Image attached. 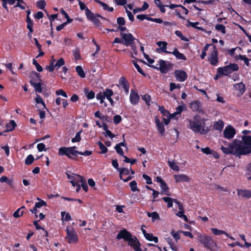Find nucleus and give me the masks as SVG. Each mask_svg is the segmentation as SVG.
Masks as SVG:
<instances>
[{"instance_id": "nucleus-1", "label": "nucleus", "mask_w": 251, "mask_h": 251, "mask_svg": "<svg viewBox=\"0 0 251 251\" xmlns=\"http://www.w3.org/2000/svg\"><path fill=\"white\" fill-rule=\"evenodd\" d=\"M225 154H232L236 156L246 155L251 153V136L244 135L242 141L234 140L229 147H221Z\"/></svg>"}, {"instance_id": "nucleus-2", "label": "nucleus", "mask_w": 251, "mask_h": 251, "mask_svg": "<svg viewBox=\"0 0 251 251\" xmlns=\"http://www.w3.org/2000/svg\"><path fill=\"white\" fill-rule=\"evenodd\" d=\"M205 121L204 119L196 115L192 120L188 121V127L195 133H200L201 134H206L208 132V129L207 128H205Z\"/></svg>"}, {"instance_id": "nucleus-3", "label": "nucleus", "mask_w": 251, "mask_h": 251, "mask_svg": "<svg viewBox=\"0 0 251 251\" xmlns=\"http://www.w3.org/2000/svg\"><path fill=\"white\" fill-rule=\"evenodd\" d=\"M116 238L118 240L124 239L128 242V245L132 247L135 251H142L141 249L139 247V243L137 239L135 237L133 236L126 229H124L121 230L117 235Z\"/></svg>"}, {"instance_id": "nucleus-4", "label": "nucleus", "mask_w": 251, "mask_h": 251, "mask_svg": "<svg viewBox=\"0 0 251 251\" xmlns=\"http://www.w3.org/2000/svg\"><path fill=\"white\" fill-rule=\"evenodd\" d=\"M76 147H61L58 150V155L60 156L66 155L69 158H72L73 156H76L79 151L76 150Z\"/></svg>"}, {"instance_id": "nucleus-5", "label": "nucleus", "mask_w": 251, "mask_h": 251, "mask_svg": "<svg viewBox=\"0 0 251 251\" xmlns=\"http://www.w3.org/2000/svg\"><path fill=\"white\" fill-rule=\"evenodd\" d=\"M197 239L205 248L207 249H211L214 244L211 237L201 233H197Z\"/></svg>"}, {"instance_id": "nucleus-6", "label": "nucleus", "mask_w": 251, "mask_h": 251, "mask_svg": "<svg viewBox=\"0 0 251 251\" xmlns=\"http://www.w3.org/2000/svg\"><path fill=\"white\" fill-rule=\"evenodd\" d=\"M238 68L237 64H230L225 67L218 68L217 73L219 75H227L234 71H237Z\"/></svg>"}, {"instance_id": "nucleus-7", "label": "nucleus", "mask_w": 251, "mask_h": 251, "mask_svg": "<svg viewBox=\"0 0 251 251\" xmlns=\"http://www.w3.org/2000/svg\"><path fill=\"white\" fill-rule=\"evenodd\" d=\"M209 53L208 55V60L213 66H217L218 62V50L215 46H212L209 50Z\"/></svg>"}, {"instance_id": "nucleus-8", "label": "nucleus", "mask_w": 251, "mask_h": 251, "mask_svg": "<svg viewBox=\"0 0 251 251\" xmlns=\"http://www.w3.org/2000/svg\"><path fill=\"white\" fill-rule=\"evenodd\" d=\"M66 238L69 243H76L78 241L76 233L73 227L68 226L66 228Z\"/></svg>"}, {"instance_id": "nucleus-9", "label": "nucleus", "mask_w": 251, "mask_h": 251, "mask_svg": "<svg viewBox=\"0 0 251 251\" xmlns=\"http://www.w3.org/2000/svg\"><path fill=\"white\" fill-rule=\"evenodd\" d=\"M120 35L123 40V44L128 46L133 43L135 39L133 35L130 33L121 32Z\"/></svg>"}, {"instance_id": "nucleus-10", "label": "nucleus", "mask_w": 251, "mask_h": 251, "mask_svg": "<svg viewBox=\"0 0 251 251\" xmlns=\"http://www.w3.org/2000/svg\"><path fill=\"white\" fill-rule=\"evenodd\" d=\"M159 67H155L152 66L153 68L159 69L160 71L163 74H166L172 67V65L163 60H159L158 61Z\"/></svg>"}, {"instance_id": "nucleus-11", "label": "nucleus", "mask_w": 251, "mask_h": 251, "mask_svg": "<svg viewBox=\"0 0 251 251\" xmlns=\"http://www.w3.org/2000/svg\"><path fill=\"white\" fill-rule=\"evenodd\" d=\"M174 75L176 79L179 82L184 81L187 78L186 73L182 70H177L174 72Z\"/></svg>"}, {"instance_id": "nucleus-12", "label": "nucleus", "mask_w": 251, "mask_h": 251, "mask_svg": "<svg viewBox=\"0 0 251 251\" xmlns=\"http://www.w3.org/2000/svg\"><path fill=\"white\" fill-rule=\"evenodd\" d=\"M129 100L130 103L134 105L137 104L139 101L140 97L138 93L133 89L131 90Z\"/></svg>"}, {"instance_id": "nucleus-13", "label": "nucleus", "mask_w": 251, "mask_h": 251, "mask_svg": "<svg viewBox=\"0 0 251 251\" xmlns=\"http://www.w3.org/2000/svg\"><path fill=\"white\" fill-rule=\"evenodd\" d=\"M235 134V129L231 126L226 127L224 131V137L227 139L232 138Z\"/></svg>"}, {"instance_id": "nucleus-14", "label": "nucleus", "mask_w": 251, "mask_h": 251, "mask_svg": "<svg viewBox=\"0 0 251 251\" xmlns=\"http://www.w3.org/2000/svg\"><path fill=\"white\" fill-rule=\"evenodd\" d=\"M43 206H47V203L43 200H40V201L36 202L35 206L33 209H30V211L35 214L36 218H38L37 213L38 212V209Z\"/></svg>"}, {"instance_id": "nucleus-15", "label": "nucleus", "mask_w": 251, "mask_h": 251, "mask_svg": "<svg viewBox=\"0 0 251 251\" xmlns=\"http://www.w3.org/2000/svg\"><path fill=\"white\" fill-rule=\"evenodd\" d=\"M176 182H189L190 180L188 176L185 174L176 175L174 176Z\"/></svg>"}, {"instance_id": "nucleus-16", "label": "nucleus", "mask_w": 251, "mask_h": 251, "mask_svg": "<svg viewBox=\"0 0 251 251\" xmlns=\"http://www.w3.org/2000/svg\"><path fill=\"white\" fill-rule=\"evenodd\" d=\"M190 108L192 111L200 112L201 110V102L198 100H195L189 104Z\"/></svg>"}, {"instance_id": "nucleus-17", "label": "nucleus", "mask_w": 251, "mask_h": 251, "mask_svg": "<svg viewBox=\"0 0 251 251\" xmlns=\"http://www.w3.org/2000/svg\"><path fill=\"white\" fill-rule=\"evenodd\" d=\"M237 194L239 197L250 199L251 197V191L248 190H237Z\"/></svg>"}, {"instance_id": "nucleus-18", "label": "nucleus", "mask_w": 251, "mask_h": 251, "mask_svg": "<svg viewBox=\"0 0 251 251\" xmlns=\"http://www.w3.org/2000/svg\"><path fill=\"white\" fill-rule=\"evenodd\" d=\"M119 85L122 87L126 93L127 94L129 92V85L125 78L121 77L119 79Z\"/></svg>"}, {"instance_id": "nucleus-19", "label": "nucleus", "mask_w": 251, "mask_h": 251, "mask_svg": "<svg viewBox=\"0 0 251 251\" xmlns=\"http://www.w3.org/2000/svg\"><path fill=\"white\" fill-rule=\"evenodd\" d=\"M155 123L160 134L162 135H164L165 131V129L163 124L161 123L159 120L157 118L155 119Z\"/></svg>"}, {"instance_id": "nucleus-20", "label": "nucleus", "mask_w": 251, "mask_h": 251, "mask_svg": "<svg viewBox=\"0 0 251 251\" xmlns=\"http://www.w3.org/2000/svg\"><path fill=\"white\" fill-rule=\"evenodd\" d=\"M169 54H172L178 60H185L186 59V56L180 52L176 48H175L172 52H171Z\"/></svg>"}, {"instance_id": "nucleus-21", "label": "nucleus", "mask_w": 251, "mask_h": 251, "mask_svg": "<svg viewBox=\"0 0 251 251\" xmlns=\"http://www.w3.org/2000/svg\"><path fill=\"white\" fill-rule=\"evenodd\" d=\"M156 44L159 47L160 50L162 52L166 53H170L171 51L167 50V43L164 41H159L157 42Z\"/></svg>"}, {"instance_id": "nucleus-22", "label": "nucleus", "mask_w": 251, "mask_h": 251, "mask_svg": "<svg viewBox=\"0 0 251 251\" xmlns=\"http://www.w3.org/2000/svg\"><path fill=\"white\" fill-rule=\"evenodd\" d=\"M235 89L239 91L240 95H242L246 90L245 85L242 82L236 83L234 85Z\"/></svg>"}, {"instance_id": "nucleus-23", "label": "nucleus", "mask_w": 251, "mask_h": 251, "mask_svg": "<svg viewBox=\"0 0 251 251\" xmlns=\"http://www.w3.org/2000/svg\"><path fill=\"white\" fill-rule=\"evenodd\" d=\"M84 93L85 97L88 100H92L95 98V94L94 92L92 90H90L87 88H85L84 89Z\"/></svg>"}, {"instance_id": "nucleus-24", "label": "nucleus", "mask_w": 251, "mask_h": 251, "mask_svg": "<svg viewBox=\"0 0 251 251\" xmlns=\"http://www.w3.org/2000/svg\"><path fill=\"white\" fill-rule=\"evenodd\" d=\"M74 182L73 186H75V185H80V184L84 181V179L82 176L79 175L75 174L74 176Z\"/></svg>"}, {"instance_id": "nucleus-25", "label": "nucleus", "mask_w": 251, "mask_h": 251, "mask_svg": "<svg viewBox=\"0 0 251 251\" xmlns=\"http://www.w3.org/2000/svg\"><path fill=\"white\" fill-rule=\"evenodd\" d=\"M224 126V122L221 120H219L214 124L213 127L216 130L222 131Z\"/></svg>"}, {"instance_id": "nucleus-26", "label": "nucleus", "mask_w": 251, "mask_h": 251, "mask_svg": "<svg viewBox=\"0 0 251 251\" xmlns=\"http://www.w3.org/2000/svg\"><path fill=\"white\" fill-rule=\"evenodd\" d=\"M61 220L62 221H69L71 220V216L69 213H67L65 211H62L61 213Z\"/></svg>"}, {"instance_id": "nucleus-27", "label": "nucleus", "mask_w": 251, "mask_h": 251, "mask_svg": "<svg viewBox=\"0 0 251 251\" xmlns=\"http://www.w3.org/2000/svg\"><path fill=\"white\" fill-rule=\"evenodd\" d=\"M211 231L215 235H219L221 234H225L226 236H229V234L226 232L225 231L222 230H219L216 228H211Z\"/></svg>"}, {"instance_id": "nucleus-28", "label": "nucleus", "mask_w": 251, "mask_h": 251, "mask_svg": "<svg viewBox=\"0 0 251 251\" xmlns=\"http://www.w3.org/2000/svg\"><path fill=\"white\" fill-rule=\"evenodd\" d=\"M169 167L174 171L178 172L180 169L178 165L174 161H168Z\"/></svg>"}, {"instance_id": "nucleus-29", "label": "nucleus", "mask_w": 251, "mask_h": 251, "mask_svg": "<svg viewBox=\"0 0 251 251\" xmlns=\"http://www.w3.org/2000/svg\"><path fill=\"white\" fill-rule=\"evenodd\" d=\"M96 99L98 100H100V103H103L105 106V107L107 106V104L106 103H104V100L105 99V97L103 93L100 92L98 93L96 95Z\"/></svg>"}, {"instance_id": "nucleus-30", "label": "nucleus", "mask_w": 251, "mask_h": 251, "mask_svg": "<svg viewBox=\"0 0 251 251\" xmlns=\"http://www.w3.org/2000/svg\"><path fill=\"white\" fill-rule=\"evenodd\" d=\"M118 171L120 173V177L121 179H123L124 176H127L129 174V170L125 168H120Z\"/></svg>"}, {"instance_id": "nucleus-31", "label": "nucleus", "mask_w": 251, "mask_h": 251, "mask_svg": "<svg viewBox=\"0 0 251 251\" xmlns=\"http://www.w3.org/2000/svg\"><path fill=\"white\" fill-rule=\"evenodd\" d=\"M163 201L167 203L168 207L171 208L173 205V202L175 200H176V199H173L170 197H164L163 198Z\"/></svg>"}, {"instance_id": "nucleus-32", "label": "nucleus", "mask_w": 251, "mask_h": 251, "mask_svg": "<svg viewBox=\"0 0 251 251\" xmlns=\"http://www.w3.org/2000/svg\"><path fill=\"white\" fill-rule=\"evenodd\" d=\"M16 126V124L14 120H11L6 125V130L10 131L13 130Z\"/></svg>"}, {"instance_id": "nucleus-33", "label": "nucleus", "mask_w": 251, "mask_h": 251, "mask_svg": "<svg viewBox=\"0 0 251 251\" xmlns=\"http://www.w3.org/2000/svg\"><path fill=\"white\" fill-rule=\"evenodd\" d=\"M147 215L148 217L152 218V222L155 221L156 220H159L160 218L159 214L156 212H148Z\"/></svg>"}, {"instance_id": "nucleus-34", "label": "nucleus", "mask_w": 251, "mask_h": 251, "mask_svg": "<svg viewBox=\"0 0 251 251\" xmlns=\"http://www.w3.org/2000/svg\"><path fill=\"white\" fill-rule=\"evenodd\" d=\"M145 237L148 240L151 241H154L155 243L158 242V238L157 237L153 236L152 234L146 233Z\"/></svg>"}, {"instance_id": "nucleus-35", "label": "nucleus", "mask_w": 251, "mask_h": 251, "mask_svg": "<svg viewBox=\"0 0 251 251\" xmlns=\"http://www.w3.org/2000/svg\"><path fill=\"white\" fill-rule=\"evenodd\" d=\"M97 1L99 4H100V5L103 7V9L104 10H107L110 12H112L113 11V8L109 7L108 5H107L106 3L100 0H97Z\"/></svg>"}, {"instance_id": "nucleus-36", "label": "nucleus", "mask_w": 251, "mask_h": 251, "mask_svg": "<svg viewBox=\"0 0 251 251\" xmlns=\"http://www.w3.org/2000/svg\"><path fill=\"white\" fill-rule=\"evenodd\" d=\"M75 70H76V72H77V74L81 78H84L85 76V74L81 66H76Z\"/></svg>"}, {"instance_id": "nucleus-37", "label": "nucleus", "mask_w": 251, "mask_h": 251, "mask_svg": "<svg viewBox=\"0 0 251 251\" xmlns=\"http://www.w3.org/2000/svg\"><path fill=\"white\" fill-rule=\"evenodd\" d=\"M212 46L211 44H206L203 48V50L202 51L201 54V58L202 59H203L206 55V51L208 50V48Z\"/></svg>"}, {"instance_id": "nucleus-38", "label": "nucleus", "mask_w": 251, "mask_h": 251, "mask_svg": "<svg viewBox=\"0 0 251 251\" xmlns=\"http://www.w3.org/2000/svg\"><path fill=\"white\" fill-rule=\"evenodd\" d=\"M99 18H100L101 19H103L102 17L99 14L95 15V17L91 20L95 25H100V21L99 20Z\"/></svg>"}, {"instance_id": "nucleus-39", "label": "nucleus", "mask_w": 251, "mask_h": 251, "mask_svg": "<svg viewBox=\"0 0 251 251\" xmlns=\"http://www.w3.org/2000/svg\"><path fill=\"white\" fill-rule=\"evenodd\" d=\"M65 64V61L62 58H60L58 60L56 63L54 64V67L55 69H58L60 67L64 65Z\"/></svg>"}, {"instance_id": "nucleus-40", "label": "nucleus", "mask_w": 251, "mask_h": 251, "mask_svg": "<svg viewBox=\"0 0 251 251\" xmlns=\"http://www.w3.org/2000/svg\"><path fill=\"white\" fill-rule=\"evenodd\" d=\"M160 187L161 188V189L162 190V193L163 194H165L167 195H170V194H168V187H167V185L165 182H164L163 183H162L160 184Z\"/></svg>"}, {"instance_id": "nucleus-41", "label": "nucleus", "mask_w": 251, "mask_h": 251, "mask_svg": "<svg viewBox=\"0 0 251 251\" xmlns=\"http://www.w3.org/2000/svg\"><path fill=\"white\" fill-rule=\"evenodd\" d=\"M188 25H187V26H191L193 27H194L196 29L201 30H203V29L201 27L198 26L197 25H199V22H191L190 21H188Z\"/></svg>"}, {"instance_id": "nucleus-42", "label": "nucleus", "mask_w": 251, "mask_h": 251, "mask_svg": "<svg viewBox=\"0 0 251 251\" xmlns=\"http://www.w3.org/2000/svg\"><path fill=\"white\" fill-rule=\"evenodd\" d=\"M215 29L217 31L221 32L223 34H225L226 33L225 27L223 25H221V24L217 25L215 26Z\"/></svg>"}, {"instance_id": "nucleus-43", "label": "nucleus", "mask_w": 251, "mask_h": 251, "mask_svg": "<svg viewBox=\"0 0 251 251\" xmlns=\"http://www.w3.org/2000/svg\"><path fill=\"white\" fill-rule=\"evenodd\" d=\"M130 189L132 191L135 192L136 191H139L137 188V182L135 180H133L129 183Z\"/></svg>"}, {"instance_id": "nucleus-44", "label": "nucleus", "mask_w": 251, "mask_h": 251, "mask_svg": "<svg viewBox=\"0 0 251 251\" xmlns=\"http://www.w3.org/2000/svg\"><path fill=\"white\" fill-rule=\"evenodd\" d=\"M175 34L176 35L180 37L181 40L187 42L189 41L188 39L185 36H183L181 32L179 30H176L175 31Z\"/></svg>"}, {"instance_id": "nucleus-45", "label": "nucleus", "mask_w": 251, "mask_h": 251, "mask_svg": "<svg viewBox=\"0 0 251 251\" xmlns=\"http://www.w3.org/2000/svg\"><path fill=\"white\" fill-rule=\"evenodd\" d=\"M34 157L32 155H28L25 160V164L26 165H30L34 161Z\"/></svg>"}, {"instance_id": "nucleus-46", "label": "nucleus", "mask_w": 251, "mask_h": 251, "mask_svg": "<svg viewBox=\"0 0 251 251\" xmlns=\"http://www.w3.org/2000/svg\"><path fill=\"white\" fill-rule=\"evenodd\" d=\"M35 101L37 103L42 104V105L43 106L44 108H46L45 102L43 101L42 98L38 94L36 95V97L35 98Z\"/></svg>"}, {"instance_id": "nucleus-47", "label": "nucleus", "mask_w": 251, "mask_h": 251, "mask_svg": "<svg viewBox=\"0 0 251 251\" xmlns=\"http://www.w3.org/2000/svg\"><path fill=\"white\" fill-rule=\"evenodd\" d=\"M142 99L145 101L148 105H150V101L151 100V96L149 95H144L142 96Z\"/></svg>"}, {"instance_id": "nucleus-48", "label": "nucleus", "mask_w": 251, "mask_h": 251, "mask_svg": "<svg viewBox=\"0 0 251 251\" xmlns=\"http://www.w3.org/2000/svg\"><path fill=\"white\" fill-rule=\"evenodd\" d=\"M98 145L101 150V153H105L107 151V148L100 142H98Z\"/></svg>"}, {"instance_id": "nucleus-49", "label": "nucleus", "mask_w": 251, "mask_h": 251, "mask_svg": "<svg viewBox=\"0 0 251 251\" xmlns=\"http://www.w3.org/2000/svg\"><path fill=\"white\" fill-rule=\"evenodd\" d=\"M239 58L240 60H243L247 66H250V60L245 55H239Z\"/></svg>"}, {"instance_id": "nucleus-50", "label": "nucleus", "mask_w": 251, "mask_h": 251, "mask_svg": "<svg viewBox=\"0 0 251 251\" xmlns=\"http://www.w3.org/2000/svg\"><path fill=\"white\" fill-rule=\"evenodd\" d=\"M85 15L87 19L90 21L95 16V15H94L89 9H86V11L85 12Z\"/></svg>"}, {"instance_id": "nucleus-51", "label": "nucleus", "mask_w": 251, "mask_h": 251, "mask_svg": "<svg viewBox=\"0 0 251 251\" xmlns=\"http://www.w3.org/2000/svg\"><path fill=\"white\" fill-rule=\"evenodd\" d=\"M24 214V211L21 210V208L18 209L16 211H15L13 213V216L15 218H19L22 216Z\"/></svg>"}, {"instance_id": "nucleus-52", "label": "nucleus", "mask_w": 251, "mask_h": 251, "mask_svg": "<svg viewBox=\"0 0 251 251\" xmlns=\"http://www.w3.org/2000/svg\"><path fill=\"white\" fill-rule=\"evenodd\" d=\"M80 140H81L80 131H79L76 133L75 137L73 138L72 139V142L73 143L78 142H79L80 141Z\"/></svg>"}, {"instance_id": "nucleus-53", "label": "nucleus", "mask_w": 251, "mask_h": 251, "mask_svg": "<svg viewBox=\"0 0 251 251\" xmlns=\"http://www.w3.org/2000/svg\"><path fill=\"white\" fill-rule=\"evenodd\" d=\"M31 84L34 87L36 91L40 93L42 92V88L40 83H31Z\"/></svg>"}, {"instance_id": "nucleus-54", "label": "nucleus", "mask_w": 251, "mask_h": 251, "mask_svg": "<svg viewBox=\"0 0 251 251\" xmlns=\"http://www.w3.org/2000/svg\"><path fill=\"white\" fill-rule=\"evenodd\" d=\"M36 5L39 8L43 9L46 6V2L44 0L38 1L36 3Z\"/></svg>"}, {"instance_id": "nucleus-55", "label": "nucleus", "mask_w": 251, "mask_h": 251, "mask_svg": "<svg viewBox=\"0 0 251 251\" xmlns=\"http://www.w3.org/2000/svg\"><path fill=\"white\" fill-rule=\"evenodd\" d=\"M33 64L35 66L37 71L40 72L43 71L41 66H40L37 62V60L34 59L33 60Z\"/></svg>"}, {"instance_id": "nucleus-56", "label": "nucleus", "mask_w": 251, "mask_h": 251, "mask_svg": "<svg viewBox=\"0 0 251 251\" xmlns=\"http://www.w3.org/2000/svg\"><path fill=\"white\" fill-rule=\"evenodd\" d=\"M180 233H181V231H179L176 232H175V231H173L171 232V234L173 236V237L177 241L180 239Z\"/></svg>"}, {"instance_id": "nucleus-57", "label": "nucleus", "mask_w": 251, "mask_h": 251, "mask_svg": "<svg viewBox=\"0 0 251 251\" xmlns=\"http://www.w3.org/2000/svg\"><path fill=\"white\" fill-rule=\"evenodd\" d=\"M105 98L108 96H112L113 95V92L112 90L109 89H106L103 92Z\"/></svg>"}, {"instance_id": "nucleus-58", "label": "nucleus", "mask_w": 251, "mask_h": 251, "mask_svg": "<svg viewBox=\"0 0 251 251\" xmlns=\"http://www.w3.org/2000/svg\"><path fill=\"white\" fill-rule=\"evenodd\" d=\"M185 106L183 105H179L178 107L176 108V113L178 114V115H180V113L185 110Z\"/></svg>"}, {"instance_id": "nucleus-59", "label": "nucleus", "mask_w": 251, "mask_h": 251, "mask_svg": "<svg viewBox=\"0 0 251 251\" xmlns=\"http://www.w3.org/2000/svg\"><path fill=\"white\" fill-rule=\"evenodd\" d=\"M55 93L57 95H61L65 98H67L68 97L67 94L62 89H59L57 90Z\"/></svg>"}, {"instance_id": "nucleus-60", "label": "nucleus", "mask_w": 251, "mask_h": 251, "mask_svg": "<svg viewBox=\"0 0 251 251\" xmlns=\"http://www.w3.org/2000/svg\"><path fill=\"white\" fill-rule=\"evenodd\" d=\"M115 149L118 154H120L122 156H123L124 151L122 149L121 147H120V146L119 145H116V146L115 147Z\"/></svg>"}, {"instance_id": "nucleus-61", "label": "nucleus", "mask_w": 251, "mask_h": 251, "mask_svg": "<svg viewBox=\"0 0 251 251\" xmlns=\"http://www.w3.org/2000/svg\"><path fill=\"white\" fill-rule=\"evenodd\" d=\"M133 63L134 67L136 68V69L137 70L138 72L140 74H142V75H145V74L144 73L143 70L140 67L139 65L137 63H136L135 62H133Z\"/></svg>"}, {"instance_id": "nucleus-62", "label": "nucleus", "mask_w": 251, "mask_h": 251, "mask_svg": "<svg viewBox=\"0 0 251 251\" xmlns=\"http://www.w3.org/2000/svg\"><path fill=\"white\" fill-rule=\"evenodd\" d=\"M159 110L163 114L164 116H168L169 113L167 110H166L163 106H159Z\"/></svg>"}, {"instance_id": "nucleus-63", "label": "nucleus", "mask_w": 251, "mask_h": 251, "mask_svg": "<svg viewBox=\"0 0 251 251\" xmlns=\"http://www.w3.org/2000/svg\"><path fill=\"white\" fill-rule=\"evenodd\" d=\"M114 122L116 124L120 123L122 120V118L120 115H117L114 117Z\"/></svg>"}, {"instance_id": "nucleus-64", "label": "nucleus", "mask_w": 251, "mask_h": 251, "mask_svg": "<svg viewBox=\"0 0 251 251\" xmlns=\"http://www.w3.org/2000/svg\"><path fill=\"white\" fill-rule=\"evenodd\" d=\"M117 22L119 25H123L125 24V20L123 17H119L117 18Z\"/></svg>"}]
</instances>
